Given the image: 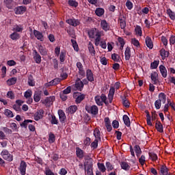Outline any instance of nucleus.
<instances>
[{
  "label": "nucleus",
  "instance_id": "f257e3e1",
  "mask_svg": "<svg viewBox=\"0 0 175 175\" xmlns=\"http://www.w3.org/2000/svg\"><path fill=\"white\" fill-rule=\"evenodd\" d=\"M88 159H85L87 161L84 163V170L85 173H90L93 172L94 163H93V159L90 158V155H88Z\"/></svg>",
  "mask_w": 175,
  "mask_h": 175
},
{
  "label": "nucleus",
  "instance_id": "f03ea898",
  "mask_svg": "<svg viewBox=\"0 0 175 175\" xmlns=\"http://www.w3.org/2000/svg\"><path fill=\"white\" fill-rule=\"evenodd\" d=\"M0 155L3 159L8 161V162H12L14 160L13 154H10L8 150L3 149L1 152Z\"/></svg>",
  "mask_w": 175,
  "mask_h": 175
},
{
  "label": "nucleus",
  "instance_id": "7ed1b4c3",
  "mask_svg": "<svg viewBox=\"0 0 175 175\" xmlns=\"http://www.w3.org/2000/svg\"><path fill=\"white\" fill-rule=\"evenodd\" d=\"M85 94L81 92H74L72 94V97L75 99L76 104H80L85 98Z\"/></svg>",
  "mask_w": 175,
  "mask_h": 175
},
{
  "label": "nucleus",
  "instance_id": "20e7f679",
  "mask_svg": "<svg viewBox=\"0 0 175 175\" xmlns=\"http://www.w3.org/2000/svg\"><path fill=\"white\" fill-rule=\"evenodd\" d=\"M130 152H131V154L133 157H135V152L137 157H139L142 154V149L140 148V146L139 145H135L134 146V149H133V147H132V146H130Z\"/></svg>",
  "mask_w": 175,
  "mask_h": 175
},
{
  "label": "nucleus",
  "instance_id": "39448f33",
  "mask_svg": "<svg viewBox=\"0 0 175 175\" xmlns=\"http://www.w3.org/2000/svg\"><path fill=\"white\" fill-rule=\"evenodd\" d=\"M27 164L25 161H21L18 167V172H20L21 175H26Z\"/></svg>",
  "mask_w": 175,
  "mask_h": 175
},
{
  "label": "nucleus",
  "instance_id": "423d86ee",
  "mask_svg": "<svg viewBox=\"0 0 175 175\" xmlns=\"http://www.w3.org/2000/svg\"><path fill=\"white\" fill-rule=\"evenodd\" d=\"M85 110L88 113H91L94 116H96L98 114L99 109L96 105H92V107H85Z\"/></svg>",
  "mask_w": 175,
  "mask_h": 175
},
{
  "label": "nucleus",
  "instance_id": "0eeeda50",
  "mask_svg": "<svg viewBox=\"0 0 175 175\" xmlns=\"http://www.w3.org/2000/svg\"><path fill=\"white\" fill-rule=\"evenodd\" d=\"M45 111L44 109H40L37 110V111L33 115V119L35 121H39L40 120L43 119L44 116Z\"/></svg>",
  "mask_w": 175,
  "mask_h": 175
},
{
  "label": "nucleus",
  "instance_id": "6e6552de",
  "mask_svg": "<svg viewBox=\"0 0 175 175\" xmlns=\"http://www.w3.org/2000/svg\"><path fill=\"white\" fill-rule=\"evenodd\" d=\"M77 68H78L79 70V75H81L82 77H85V72L84 70V67L82 64L81 62H77Z\"/></svg>",
  "mask_w": 175,
  "mask_h": 175
},
{
  "label": "nucleus",
  "instance_id": "1a4fd4ad",
  "mask_svg": "<svg viewBox=\"0 0 175 175\" xmlns=\"http://www.w3.org/2000/svg\"><path fill=\"white\" fill-rule=\"evenodd\" d=\"M27 11V8L25 6H18L14 8V12L15 14L22 15L24 14Z\"/></svg>",
  "mask_w": 175,
  "mask_h": 175
},
{
  "label": "nucleus",
  "instance_id": "9d476101",
  "mask_svg": "<svg viewBox=\"0 0 175 175\" xmlns=\"http://www.w3.org/2000/svg\"><path fill=\"white\" fill-rule=\"evenodd\" d=\"M100 27L105 31L111 30V25L107 23L106 20L100 21Z\"/></svg>",
  "mask_w": 175,
  "mask_h": 175
},
{
  "label": "nucleus",
  "instance_id": "9b49d317",
  "mask_svg": "<svg viewBox=\"0 0 175 175\" xmlns=\"http://www.w3.org/2000/svg\"><path fill=\"white\" fill-rule=\"evenodd\" d=\"M33 35H34L35 38H36L38 40H40V42H44V35H43L42 33H41L40 31L34 29V30H33Z\"/></svg>",
  "mask_w": 175,
  "mask_h": 175
},
{
  "label": "nucleus",
  "instance_id": "f8f14e48",
  "mask_svg": "<svg viewBox=\"0 0 175 175\" xmlns=\"http://www.w3.org/2000/svg\"><path fill=\"white\" fill-rule=\"evenodd\" d=\"M75 88L77 90L81 92L84 88V84L81 79L77 78L75 82Z\"/></svg>",
  "mask_w": 175,
  "mask_h": 175
},
{
  "label": "nucleus",
  "instance_id": "ddd939ff",
  "mask_svg": "<svg viewBox=\"0 0 175 175\" xmlns=\"http://www.w3.org/2000/svg\"><path fill=\"white\" fill-rule=\"evenodd\" d=\"M33 59L36 64H40L42 62V57L36 50L33 51Z\"/></svg>",
  "mask_w": 175,
  "mask_h": 175
},
{
  "label": "nucleus",
  "instance_id": "4468645a",
  "mask_svg": "<svg viewBox=\"0 0 175 175\" xmlns=\"http://www.w3.org/2000/svg\"><path fill=\"white\" fill-rule=\"evenodd\" d=\"M66 23H68L70 25L73 26V27H77V26L80 25V24H81L79 20L75 19V18L68 19V20H66Z\"/></svg>",
  "mask_w": 175,
  "mask_h": 175
},
{
  "label": "nucleus",
  "instance_id": "2eb2a0df",
  "mask_svg": "<svg viewBox=\"0 0 175 175\" xmlns=\"http://www.w3.org/2000/svg\"><path fill=\"white\" fill-rule=\"evenodd\" d=\"M86 78L90 82L94 81V75L92 70H86Z\"/></svg>",
  "mask_w": 175,
  "mask_h": 175
},
{
  "label": "nucleus",
  "instance_id": "dca6fc26",
  "mask_svg": "<svg viewBox=\"0 0 175 175\" xmlns=\"http://www.w3.org/2000/svg\"><path fill=\"white\" fill-rule=\"evenodd\" d=\"M58 116H59V121L62 123L65 122V120H66V116L65 112L62 109L58 110Z\"/></svg>",
  "mask_w": 175,
  "mask_h": 175
},
{
  "label": "nucleus",
  "instance_id": "f3484780",
  "mask_svg": "<svg viewBox=\"0 0 175 175\" xmlns=\"http://www.w3.org/2000/svg\"><path fill=\"white\" fill-rule=\"evenodd\" d=\"M38 49L41 55L46 56L48 55L47 49L42 45H38Z\"/></svg>",
  "mask_w": 175,
  "mask_h": 175
},
{
  "label": "nucleus",
  "instance_id": "a211bd4d",
  "mask_svg": "<svg viewBox=\"0 0 175 175\" xmlns=\"http://www.w3.org/2000/svg\"><path fill=\"white\" fill-rule=\"evenodd\" d=\"M42 92L41 91H36L33 94V100L36 103H38L41 100Z\"/></svg>",
  "mask_w": 175,
  "mask_h": 175
},
{
  "label": "nucleus",
  "instance_id": "6ab92c4d",
  "mask_svg": "<svg viewBox=\"0 0 175 175\" xmlns=\"http://www.w3.org/2000/svg\"><path fill=\"white\" fill-rule=\"evenodd\" d=\"M160 72L163 78L167 77V70H166V67L163 65H161L159 66Z\"/></svg>",
  "mask_w": 175,
  "mask_h": 175
},
{
  "label": "nucleus",
  "instance_id": "aec40b11",
  "mask_svg": "<svg viewBox=\"0 0 175 175\" xmlns=\"http://www.w3.org/2000/svg\"><path fill=\"white\" fill-rule=\"evenodd\" d=\"M62 79L59 78H55L53 80L51 81L50 82H49L48 83H46V85L48 87H51V86H53V85H58L60 82H61Z\"/></svg>",
  "mask_w": 175,
  "mask_h": 175
},
{
  "label": "nucleus",
  "instance_id": "412c9836",
  "mask_svg": "<svg viewBox=\"0 0 175 175\" xmlns=\"http://www.w3.org/2000/svg\"><path fill=\"white\" fill-rule=\"evenodd\" d=\"M159 53H160V55L162 57V59H165V58L169 57V55H170V53L165 50V49H161Z\"/></svg>",
  "mask_w": 175,
  "mask_h": 175
},
{
  "label": "nucleus",
  "instance_id": "4be33fe9",
  "mask_svg": "<svg viewBox=\"0 0 175 175\" xmlns=\"http://www.w3.org/2000/svg\"><path fill=\"white\" fill-rule=\"evenodd\" d=\"M55 100V96L46 97L44 101L42 102V104L50 105Z\"/></svg>",
  "mask_w": 175,
  "mask_h": 175
},
{
  "label": "nucleus",
  "instance_id": "5701e85b",
  "mask_svg": "<svg viewBox=\"0 0 175 175\" xmlns=\"http://www.w3.org/2000/svg\"><path fill=\"white\" fill-rule=\"evenodd\" d=\"M146 46L149 49H152L154 48V44L152 43V40H151V38L147 36L145 40Z\"/></svg>",
  "mask_w": 175,
  "mask_h": 175
},
{
  "label": "nucleus",
  "instance_id": "b1692460",
  "mask_svg": "<svg viewBox=\"0 0 175 175\" xmlns=\"http://www.w3.org/2000/svg\"><path fill=\"white\" fill-rule=\"evenodd\" d=\"M160 174L161 175H168L169 174V169L166 165H163L160 168Z\"/></svg>",
  "mask_w": 175,
  "mask_h": 175
},
{
  "label": "nucleus",
  "instance_id": "393cba45",
  "mask_svg": "<svg viewBox=\"0 0 175 175\" xmlns=\"http://www.w3.org/2000/svg\"><path fill=\"white\" fill-rule=\"evenodd\" d=\"M76 155L79 159H83L84 157V151L79 147L76 148Z\"/></svg>",
  "mask_w": 175,
  "mask_h": 175
},
{
  "label": "nucleus",
  "instance_id": "a878e982",
  "mask_svg": "<svg viewBox=\"0 0 175 175\" xmlns=\"http://www.w3.org/2000/svg\"><path fill=\"white\" fill-rule=\"evenodd\" d=\"M27 83L29 86L33 87L36 85V81L32 75H29L27 78Z\"/></svg>",
  "mask_w": 175,
  "mask_h": 175
},
{
  "label": "nucleus",
  "instance_id": "bb28decb",
  "mask_svg": "<svg viewBox=\"0 0 175 175\" xmlns=\"http://www.w3.org/2000/svg\"><path fill=\"white\" fill-rule=\"evenodd\" d=\"M98 32L97 31L96 29H92L90 31H88V34L90 38L91 39H94L95 36H96V33Z\"/></svg>",
  "mask_w": 175,
  "mask_h": 175
},
{
  "label": "nucleus",
  "instance_id": "cd10ccee",
  "mask_svg": "<svg viewBox=\"0 0 175 175\" xmlns=\"http://www.w3.org/2000/svg\"><path fill=\"white\" fill-rule=\"evenodd\" d=\"M78 109L77 106L76 105H71L67 109V113L70 114L75 113Z\"/></svg>",
  "mask_w": 175,
  "mask_h": 175
},
{
  "label": "nucleus",
  "instance_id": "c85d7f7f",
  "mask_svg": "<svg viewBox=\"0 0 175 175\" xmlns=\"http://www.w3.org/2000/svg\"><path fill=\"white\" fill-rule=\"evenodd\" d=\"M88 50H89L90 53L92 55H96V52L95 51L94 46L91 42H89V44H88Z\"/></svg>",
  "mask_w": 175,
  "mask_h": 175
},
{
  "label": "nucleus",
  "instance_id": "c756f323",
  "mask_svg": "<svg viewBox=\"0 0 175 175\" xmlns=\"http://www.w3.org/2000/svg\"><path fill=\"white\" fill-rule=\"evenodd\" d=\"M155 128L157 130V131L160 133H163V125H162V123H161L160 121L156 122Z\"/></svg>",
  "mask_w": 175,
  "mask_h": 175
},
{
  "label": "nucleus",
  "instance_id": "7c9ffc66",
  "mask_svg": "<svg viewBox=\"0 0 175 175\" xmlns=\"http://www.w3.org/2000/svg\"><path fill=\"white\" fill-rule=\"evenodd\" d=\"M150 78L154 85L158 83V72H154L153 73H152L150 75Z\"/></svg>",
  "mask_w": 175,
  "mask_h": 175
},
{
  "label": "nucleus",
  "instance_id": "2f4dec72",
  "mask_svg": "<svg viewBox=\"0 0 175 175\" xmlns=\"http://www.w3.org/2000/svg\"><path fill=\"white\" fill-rule=\"evenodd\" d=\"M105 13V10L103 8H97L95 10V14L97 16L101 17Z\"/></svg>",
  "mask_w": 175,
  "mask_h": 175
},
{
  "label": "nucleus",
  "instance_id": "473e14b6",
  "mask_svg": "<svg viewBox=\"0 0 175 175\" xmlns=\"http://www.w3.org/2000/svg\"><path fill=\"white\" fill-rule=\"evenodd\" d=\"M122 118H123V121H124V124L127 127L131 126V120L129 119V117H128L127 115H124Z\"/></svg>",
  "mask_w": 175,
  "mask_h": 175
},
{
  "label": "nucleus",
  "instance_id": "72a5a7b5",
  "mask_svg": "<svg viewBox=\"0 0 175 175\" xmlns=\"http://www.w3.org/2000/svg\"><path fill=\"white\" fill-rule=\"evenodd\" d=\"M160 102L163 103V104L166 103V94L165 93L161 92L159 94V99Z\"/></svg>",
  "mask_w": 175,
  "mask_h": 175
},
{
  "label": "nucleus",
  "instance_id": "f704fd0d",
  "mask_svg": "<svg viewBox=\"0 0 175 175\" xmlns=\"http://www.w3.org/2000/svg\"><path fill=\"white\" fill-rule=\"evenodd\" d=\"M98 168L99 169L101 173H105L107 168L104 163H97Z\"/></svg>",
  "mask_w": 175,
  "mask_h": 175
},
{
  "label": "nucleus",
  "instance_id": "c9c22d12",
  "mask_svg": "<svg viewBox=\"0 0 175 175\" xmlns=\"http://www.w3.org/2000/svg\"><path fill=\"white\" fill-rule=\"evenodd\" d=\"M121 99L122 100V105L126 107V108H129V106L131 105V103H129V101L127 100V98L126 96H120Z\"/></svg>",
  "mask_w": 175,
  "mask_h": 175
},
{
  "label": "nucleus",
  "instance_id": "e433bc0d",
  "mask_svg": "<svg viewBox=\"0 0 175 175\" xmlns=\"http://www.w3.org/2000/svg\"><path fill=\"white\" fill-rule=\"evenodd\" d=\"M10 38H11L12 40H17L21 38V36L17 32H14L12 34L10 35Z\"/></svg>",
  "mask_w": 175,
  "mask_h": 175
},
{
  "label": "nucleus",
  "instance_id": "4c0bfd02",
  "mask_svg": "<svg viewBox=\"0 0 175 175\" xmlns=\"http://www.w3.org/2000/svg\"><path fill=\"white\" fill-rule=\"evenodd\" d=\"M120 166H121L122 169H123V170L127 171L131 169V166L129 165V164H128V163H126L125 161L121 162Z\"/></svg>",
  "mask_w": 175,
  "mask_h": 175
},
{
  "label": "nucleus",
  "instance_id": "58836bf2",
  "mask_svg": "<svg viewBox=\"0 0 175 175\" xmlns=\"http://www.w3.org/2000/svg\"><path fill=\"white\" fill-rule=\"evenodd\" d=\"M93 134L96 139L98 140H101V137H100L101 133L98 129H95Z\"/></svg>",
  "mask_w": 175,
  "mask_h": 175
},
{
  "label": "nucleus",
  "instance_id": "ea45409f",
  "mask_svg": "<svg viewBox=\"0 0 175 175\" xmlns=\"http://www.w3.org/2000/svg\"><path fill=\"white\" fill-rule=\"evenodd\" d=\"M66 51H62L59 55V61L61 63H64L66 61Z\"/></svg>",
  "mask_w": 175,
  "mask_h": 175
},
{
  "label": "nucleus",
  "instance_id": "a19ab883",
  "mask_svg": "<svg viewBox=\"0 0 175 175\" xmlns=\"http://www.w3.org/2000/svg\"><path fill=\"white\" fill-rule=\"evenodd\" d=\"M124 55H125V60L128 61L129 60V59H131V48H129V46L126 47L124 52Z\"/></svg>",
  "mask_w": 175,
  "mask_h": 175
},
{
  "label": "nucleus",
  "instance_id": "79ce46f5",
  "mask_svg": "<svg viewBox=\"0 0 175 175\" xmlns=\"http://www.w3.org/2000/svg\"><path fill=\"white\" fill-rule=\"evenodd\" d=\"M12 31H14L16 33H18V32L21 33L23 31V25H16L13 27Z\"/></svg>",
  "mask_w": 175,
  "mask_h": 175
},
{
  "label": "nucleus",
  "instance_id": "37998d69",
  "mask_svg": "<svg viewBox=\"0 0 175 175\" xmlns=\"http://www.w3.org/2000/svg\"><path fill=\"white\" fill-rule=\"evenodd\" d=\"M16 82H17V78H15V77H12L11 79H9L6 81L7 84L9 86L16 84Z\"/></svg>",
  "mask_w": 175,
  "mask_h": 175
},
{
  "label": "nucleus",
  "instance_id": "c03bdc74",
  "mask_svg": "<svg viewBox=\"0 0 175 175\" xmlns=\"http://www.w3.org/2000/svg\"><path fill=\"white\" fill-rule=\"evenodd\" d=\"M94 100L95 102L96 103V105H98V106H103V102L101 100V98L100 96H96L94 97Z\"/></svg>",
  "mask_w": 175,
  "mask_h": 175
},
{
  "label": "nucleus",
  "instance_id": "a18cd8bd",
  "mask_svg": "<svg viewBox=\"0 0 175 175\" xmlns=\"http://www.w3.org/2000/svg\"><path fill=\"white\" fill-rule=\"evenodd\" d=\"M105 166L107 169V172H111V170L114 169V165L109 161L106 162Z\"/></svg>",
  "mask_w": 175,
  "mask_h": 175
},
{
  "label": "nucleus",
  "instance_id": "49530a36",
  "mask_svg": "<svg viewBox=\"0 0 175 175\" xmlns=\"http://www.w3.org/2000/svg\"><path fill=\"white\" fill-rule=\"evenodd\" d=\"M13 0H4V3L6 5V8L8 9H12L13 5H12Z\"/></svg>",
  "mask_w": 175,
  "mask_h": 175
},
{
  "label": "nucleus",
  "instance_id": "de8ad7c7",
  "mask_svg": "<svg viewBox=\"0 0 175 175\" xmlns=\"http://www.w3.org/2000/svg\"><path fill=\"white\" fill-rule=\"evenodd\" d=\"M4 114L8 118H14V116L13 112L10 109H5Z\"/></svg>",
  "mask_w": 175,
  "mask_h": 175
},
{
  "label": "nucleus",
  "instance_id": "09e8293b",
  "mask_svg": "<svg viewBox=\"0 0 175 175\" xmlns=\"http://www.w3.org/2000/svg\"><path fill=\"white\" fill-rule=\"evenodd\" d=\"M55 142V135L54 133H50L49 135V142L53 144Z\"/></svg>",
  "mask_w": 175,
  "mask_h": 175
},
{
  "label": "nucleus",
  "instance_id": "8fccbe9b",
  "mask_svg": "<svg viewBox=\"0 0 175 175\" xmlns=\"http://www.w3.org/2000/svg\"><path fill=\"white\" fill-rule=\"evenodd\" d=\"M135 31L137 35L142 36L143 34V31H142V27L137 25L135 29Z\"/></svg>",
  "mask_w": 175,
  "mask_h": 175
},
{
  "label": "nucleus",
  "instance_id": "3c124183",
  "mask_svg": "<svg viewBox=\"0 0 175 175\" xmlns=\"http://www.w3.org/2000/svg\"><path fill=\"white\" fill-rule=\"evenodd\" d=\"M71 43L72 45V47L74 49L75 51H79V45L77 44V42L75 40H71Z\"/></svg>",
  "mask_w": 175,
  "mask_h": 175
},
{
  "label": "nucleus",
  "instance_id": "603ef678",
  "mask_svg": "<svg viewBox=\"0 0 175 175\" xmlns=\"http://www.w3.org/2000/svg\"><path fill=\"white\" fill-rule=\"evenodd\" d=\"M167 14H168V16H170L171 20H175V13L173 12V11H172V10L168 9L167 10Z\"/></svg>",
  "mask_w": 175,
  "mask_h": 175
},
{
  "label": "nucleus",
  "instance_id": "864d4df0",
  "mask_svg": "<svg viewBox=\"0 0 175 175\" xmlns=\"http://www.w3.org/2000/svg\"><path fill=\"white\" fill-rule=\"evenodd\" d=\"M158 66H159V61L154 60L153 62L151 63L150 68L151 69H157L158 68Z\"/></svg>",
  "mask_w": 175,
  "mask_h": 175
},
{
  "label": "nucleus",
  "instance_id": "5fc2aeb1",
  "mask_svg": "<svg viewBox=\"0 0 175 175\" xmlns=\"http://www.w3.org/2000/svg\"><path fill=\"white\" fill-rule=\"evenodd\" d=\"M98 142H99V139H95L94 141L92 142L90 145L91 148H92L93 149H96L98 147Z\"/></svg>",
  "mask_w": 175,
  "mask_h": 175
},
{
  "label": "nucleus",
  "instance_id": "6e6d98bb",
  "mask_svg": "<svg viewBox=\"0 0 175 175\" xmlns=\"http://www.w3.org/2000/svg\"><path fill=\"white\" fill-rule=\"evenodd\" d=\"M51 124H58L59 121L55 116H51V120H50Z\"/></svg>",
  "mask_w": 175,
  "mask_h": 175
},
{
  "label": "nucleus",
  "instance_id": "4d7b16f0",
  "mask_svg": "<svg viewBox=\"0 0 175 175\" xmlns=\"http://www.w3.org/2000/svg\"><path fill=\"white\" fill-rule=\"evenodd\" d=\"M149 157L153 161H155L157 159H158V155L154 152H149Z\"/></svg>",
  "mask_w": 175,
  "mask_h": 175
},
{
  "label": "nucleus",
  "instance_id": "13d9d810",
  "mask_svg": "<svg viewBox=\"0 0 175 175\" xmlns=\"http://www.w3.org/2000/svg\"><path fill=\"white\" fill-rule=\"evenodd\" d=\"M68 5L72 6V7H74V8H77L78 5H79V3L76 1L69 0L68 1Z\"/></svg>",
  "mask_w": 175,
  "mask_h": 175
},
{
  "label": "nucleus",
  "instance_id": "bf43d9fd",
  "mask_svg": "<svg viewBox=\"0 0 175 175\" xmlns=\"http://www.w3.org/2000/svg\"><path fill=\"white\" fill-rule=\"evenodd\" d=\"M32 90H27L25 93H24V96L26 98H31V96H32Z\"/></svg>",
  "mask_w": 175,
  "mask_h": 175
},
{
  "label": "nucleus",
  "instance_id": "052dcab7",
  "mask_svg": "<svg viewBox=\"0 0 175 175\" xmlns=\"http://www.w3.org/2000/svg\"><path fill=\"white\" fill-rule=\"evenodd\" d=\"M131 44L136 47H139L140 46V43L139 42V40H137L136 38L131 39Z\"/></svg>",
  "mask_w": 175,
  "mask_h": 175
},
{
  "label": "nucleus",
  "instance_id": "680f3d73",
  "mask_svg": "<svg viewBox=\"0 0 175 175\" xmlns=\"http://www.w3.org/2000/svg\"><path fill=\"white\" fill-rule=\"evenodd\" d=\"M154 106L157 109H161V107L162 106V102L161 101V100H157L154 102Z\"/></svg>",
  "mask_w": 175,
  "mask_h": 175
},
{
  "label": "nucleus",
  "instance_id": "e2e57ef3",
  "mask_svg": "<svg viewBox=\"0 0 175 175\" xmlns=\"http://www.w3.org/2000/svg\"><path fill=\"white\" fill-rule=\"evenodd\" d=\"M126 6L128 10H131L132 8H133V3H132L131 1H127L126 3Z\"/></svg>",
  "mask_w": 175,
  "mask_h": 175
},
{
  "label": "nucleus",
  "instance_id": "0e129e2a",
  "mask_svg": "<svg viewBox=\"0 0 175 175\" xmlns=\"http://www.w3.org/2000/svg\"><path fill=\"white\" fill-rule=\"evenodd\" d=\"M112 126L113 129H118L120 127V122L118 120H113L112 122Z\"/></svg>",
  "mask_w": 175,
  "mask_h": 175
},
{
  "label": "nucleus",
  "instance_id": "69168bd1",
  "mask_svg": "<svg viewBox=\"0 0 175 175\" xmlns=\"http://www.w3.org/2000/svg\"><path fill=\"white\" fill-rule=\"evenodd\" d=\"M72 88L70 86L67 87L64 90H63L62 93L65 94H68L71 93Z\"/></svg>",
  "mask_w": 175,
  "mask_h": 175
},
{
  "label": "nucleus",
  "instance_id": "338daca9",
  "mask_svg": "<svg viewBox=\"0 0 175 175\" xmlns=\"http://www.w3.org/2000/svg\"><path fill=\"white\" fill-rule=\"evenodd\" d=\"M45 175H55V173L50 169H47L44 172Z\"/></svg>",
  "mask_w": 175,
  "mask_h": 175
},
{
  "label": "nucleus",
  "instance_id": "774afa93",
  "mask_svg": "<svg viewBox=\"0 0 175 175\" xmlns=\"http://www.w3.org/2000/svg\"><path fill=\"white\" fill-rule=\"evenodd\" d=\"M175 44V36H172L170 38V45H173Z\"/></svg>",
  "mask_w": 175,
  "mask_h": 175
}]
</instances>
